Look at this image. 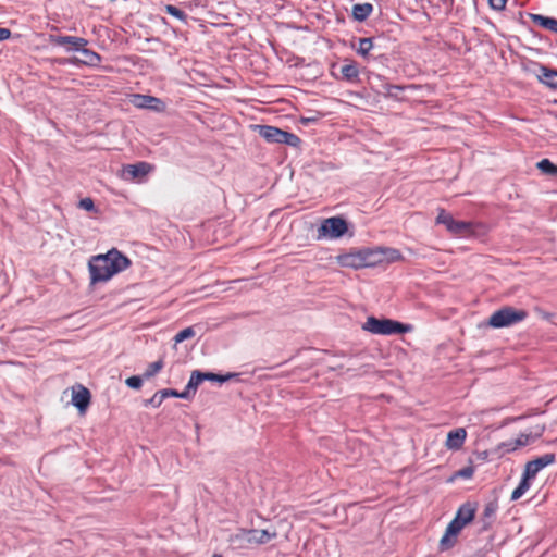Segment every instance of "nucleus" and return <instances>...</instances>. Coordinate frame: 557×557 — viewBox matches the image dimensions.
Listing matches in <instances>:
<instances>
[{
    "instance_id": "a878e982",
    "label": "nucleus",
    "mask_w": 557,
    "mask_h": 557,
    "mask_svg": "<svg viewBox=\"0 0 557 557\" xmlns=\"http://www.w3.org/2000/svg\"><path fill=\"white\" fill-rule=\"evenodd\" d=\"M163 367L164 362L162 359H159L158 361L150 363L144 373V377L150 379L154 376L159 371L162 370Z\"/></svg>"
},
{
    "instance_id": "cd10ccee",
    "label": "nucleus",
    "mask_w": 557,
    "mask_h": 557,
    "mask_svg": "<svg viewBox=\"0 0 557 557\" xmlns=\"http://www.w3.org/2000/svg\"><path fill=\"white\" fill-rule=\"evenodd\" d=\"M205 381V377H203V373L199 372V371H194L191 373V376L189 379V382L187 384V388L188 389H194L196 391V388L198 387V385Z\"/></svg>"
},
{
    "instance_id": "c756f323",
    "label": "nucleus",
    "mask_w": 557,
    "mask_h": 557,
    "mask_svg": "<svg viewBox=\"0 0 557 557\" xmlns=\"http://www.w3.org/2000/svg\"><path fill=\"white\" fill-rule=\"evenodd\" d=\"M530 18H531V21H532L535 25H537V26H540V27H542V28H544V29H546V28H547V26H548V22H549V20H550V17H548V16H544V15H541V14H530Z\"/></svg>"
},
{
    "instance_id": "a19ab883",
    "label": "nucleus",
    "mask_w": 557,
    "mask_h": 557,
    "mask_svg": "<svg viewBox=\"0 0 557 557\" xmlns=\"http://www.w3.org/2000/svg\"><path fill=\"white\" fill-rule=\"evenodd\" d=\"M11 36V30L9 28L0 27V41L9 39Z\"/></svg>"
},
{
    "instance_id": "412c9836",
    "label": "nucleus",
    "mask_w": 557,
    "mask_h": 557,
    "mask_svg": "<svg viewBox=\"0 0 557 557\" xmlns=\"http://www.w3.org/2000/svg\"><path fill=\"white\" fill-rule=\"evenodd\" d=\"M530 480H532V478H527L525 473L523 472L520 483L511 493V497H510L511 500H518L520 497H522L527 493V491L531 486Z\"/></svg>"
},
{
    "instance_id": "7ed1b4c3",
    "label": "nucleus",
    "mask_w": 557,
    "mask_h": 557,
    "mask_svg": "<svg viewBox=\"0 0 557 557\" xmlns=\"http://www.w3.org/2000/svg\"><path fill=\"white\" fill-rule=\"evenodd\" d=\"M435 223L444 225L451 236L458 238L474 236L475 228L479 225L474 222L455 220L453 215L443 208L437 210Z\"/></svg>"
},
{
    "instance_id": "aec40b11",
    "label": "nucleus",
    "mask_w": 557,
    "mask_h": 557,
    "mask_svg": "<svg viewBox=\"0 0 557 557\" xmlns=\"http://www.w3.org/2000/svg\"><path fill=\"white\" fill-rule=\"evenodd\" d=\"M160 100L152 96L134 95L132 103L137 108H154L153 103H158Z\"/></svg>"
},
{
    "instance_id": "393cba45",
    "label": "nucleus",
    "mask_w": 557,
    "mask_h": 557,
    "mask_svg": "<svg viewBox=\"0 0 557 557\" xmlns=\"http://www.w3.org/2000/svg\"><path fill=\"white\" fill-rule=\"evenodd\" d=\"M83 55L85 57V60H84V63L85 64H88V65H96L100 62L101 58L100 55L90 50V49H87L86 47H84L82 50H79Z\"/></svg>"
},
{
    "instance_id": "9d476101",
    "label": "nucleus",
    "mask_w": 557,
    "mask_h": 557,
    "mask_svg": "<svg viewBox=\"0 0 557 557\" xmlns=\"http://www.w3.org/2000/svg\"><path fill=\"white\" fill-rule=\"evenodd\" d=\"M50 44L59 47H64L67 51L71 50H82L84 47L88 45V40L83 37L76 36H58L50 35L49 36Z\"/></svg>"
},
{
    "instance_id": "423d86ee",
    "label": "nucleus",
    "mask_w": 557,
    "mask_h": 557,
    "mask_svg": "<svg viewBox=\"0 0 557 557\" xmlns=\"http://www.w3.org/2000/svg\"><path fill=\"white\" fill-rule=\"evenodd\" d=\"M255 128L268 143L286 144L292 147H297L300 144V138L296 134L283 131L278 127L271 125H256Z\"/></svg>"
},
{
    "instance_id": "4468645a",
    "label": "nucleus",
    "mask_w": 557,
    "mask_h": 557,
    "mask_svg": "<svg viewBox=\"0 0 557 557\" xmlns=\"http://www.w3.org/2000/svg\"><path fill=\"white\" fill-rule=\"evenodd\" d=\"M153 166L147 162H137L135 164H127L123 168V173L127 178H143L151 172Z\"/></svg>"
},
{
    "instance_id": "2f4dec72",
    "label": "nucleus",
    "mask_w": 557,
    "mask_h": 557,
    "mask_svg": "<svg viewBox=\"0 0 557 557\" xmlns=\"http://www.w3.org/2000/svg\"><path fill=\"white\" fill-rule=\"evenodd\" d=\"M497 504L494 503V502H490L488 504L485 505L484 507V510H483V517L485 519H491L495 516L496 511H497Z\"/></svg>"
},
{
    "instance_id": "58836bf2",
    "label": "nucleus",
    "mask_w": 557,
    "mask_h": 557,
    "mask_svg": "<svg viewBox=\"0 0 557 557\" xmlns=\"http://www.w3.org/2000/svg\"><path fill=\"white\" fill-rule=\"evenodd\" d=\"M546 29L557 34V20L554 17H550Z\"/></svg>"
},
{
    "instance_id": "f3484780",
    "label": "nucleus",
    "mask_w": 557,
    "mask_h": 557,
    "mask_svg": "<svg viewBox=\"0 0 557 557\" xmlns=\"http://www.w3.org/2000/svg\"><path fill=\"white\" fill-rule=\"evenodd\" d=\"M541 83L544 85L557 89V71L553 69H548L546 66H542L540 69V73L537 75Z\"/></svg>"
},
{
    "instance_id": "a211bd4d",
    "label": "nucleus",
    "mask_w": 557,
    "mask_h": 557,
    "mask_svg": "<svg viewBox=\"0 0 557 557\" xmlns=\"http://www.w3.org/2000/svg\"><path fill=\"white\" fill-rule=\"evenodd\" d=\"M533 441L532 436L527 433H521L517 438L503 444L505 451H513L519 447L527 446Z\"/></svg>"
},
{
    "instance_id": "f03ea898",
    "label": "nucleus",
    "mask_w": 557,
    "mask_h": 557,
    "mask_svg": "<svg viewBox=\"0 0 557 557\" xmlns=\"http://www.w3.org/2000/svg\"><path fill=\"white\" fill-rule=\"evenodd\" d=\"M363 268H373L404 260V256L396 248L374 247L361 248Z\"/></svg>"
},
{
    "instance_id": "bb28decb",
    "label": "nucleus",
    "mask_w": 557,
    "mask_h": 557,
    "mask_svg": "<svg viewBox=\"0 0 557 557\" xmlns=\"http://www.w3.org/2000/svg\"><path fill=\"white\" fill-rule=\"evenodd\" d=\"M474 474V468L472 466L465 467L462 469H459L456 471L453 476L449 479V481H454L456 479H471Z\"/></svg>"
},
{
    "instance_id": "c85d7f7f",
    "label": "nucleus",
    "mask_w": 557,
    "mask_h": 557,
    "mask_svg": "<svg viewBox=\"0 0 557 557\" xmlns=\"http://www.w3.org/2000/svg\"><path fill=\"white\" fill-rule=\"evenodd\" d=\"M195 334H196V333H195V330H194L191 326H189V327H186V329H184V330L180 331V332L175 335L174 341H175V343H176V344H177V343H182V342H184L185 339H188V338L194 337V336H195Z\"/></svg>"
},
{
    "instance_id": "0eeeda50",
    "label": "nucleus",
    "mask_w": 557,
    "mask_h": 557,
    "mask_svg": "<svg viewBox=\"0 0 557 557\" xmlns=\"http://www.w3.org/2000/svg\"><path fill=\"white\" fill-rule=\"evenodd\" d=\"M348 230L347 222L341 216H332L322 221L318 228V239L338 238Z\"/></svg>"
},
{
    "instance_id": "c9c22d12",
    "label": "nucleus",
    "mask_w": 557,
    "mask_h": 557,
    "mask_svg": "<svg viewBox=\"0 0 557 557\" xmlns=\"http://www.w3.org/2000/svg\"><path fill=\"white\" fill-rule=\"evenodd\" d=\"M163 400L164 398L161 391H158L149 400H147V404L158 408L163 403Z\"/></svg>"
},
{
    "instance_id": "b1692460",
    "label": "nucleus",
    "mask_w": 557,
    "mask_h": 557,
    "mask_svg": "<svg viewBox=\"0 0 557 557\" xmlns=\"http://www.w3.org/2000/svg\"><path fill=\"white\" fill-rule=\"evenodd\" d=\"M372 48H373L372 38H368V37L360 38L358 41L357 52H358V54L366 58L369 54V52L372 50Z\"/></svg>"
},
{
    "instance_id": "473e14b6",
    "label": "nucleus",
    "mask_w": 557,
    "mask_h": 557,
    "mask_svg": "<svg viewBox=\"0 0 557 557\" xmlns=\"http://www.w3.org/2000/svg\"><path fill=\"white\" fill-rule=\"evenodd\" d=\"M233 376H235V374L219 375V374H214V373H203L205 380L218 381L220 383L226 382L227 380H230Z\"/></svg>"
},
{
    "instance_id": "f8f14e48",
    "label": "nucleus",
    "mask_w": 557,
    "mask_h": 557,
    "mask_svg": "<svg viewBox=\"0 0 557 557\" xmlns=\"http://www.w3.org/2000/svg\"><path fill=\"white\" fill-rule=\"evenodd\" d=\"M336 261L341 267L350 269H362V252L361 249H351L348 252L338 255Z\"/></svg>"
},
{
    "instance_id": "2eb2a0df",
    "label": "nucleus",
    "mask_w": 557,
    "mask_h": 557,
    "mask_svg": "<svg viewBox=\"0 0 557 557\" xmlns=\"http://www.w3.org/2000/svg\"><path fill=\"white\" fill-rule=\"evenodd\" d=\"M467 432L463 428L455 429L447 434L446 447L451 450L460 449L466 441Z\"/></svg>"
},
{
    "instance_id": "20e7f679",
    "label": "nucleus",
    "mask_w": 557,
    "mask_h": 557,
    "mask_svg": "<svg viewBox=\"0 0 557 557\" xmlns=\"http://www.w3.org/2000/svg\"><path fill=\"white\" fill-rule=\"evenodd\" d=\"M411 324H404L392 319H377L368 317L362 325V330L379 335L404 334L412 331Z\"/></svg>"
},
{
    "instance_id": "ddd939ff",
    "label": "nucleus",
    "mask_w": 557,
    "mask_h": 557,
    "mask_svg": "<svg viewBox=\"0 0 557 557\" xmlns=\"http://www.w3.org/2000/svg\"><path fill=\"white\" fill-rule=\"evenodd\" d=\"M90 392L83 385H77L72 392V403L79 410L81 413H85L90 404Z\"/></svg>"
},
{
    "instance_id": "7c9ffc66",
    "label": "nucleus",
    "mask_w": 557,
    "mask_h": 557,
    "mask_svg": "<svg viewBox=\"0 0 557 557\" xmlns=\"http://www.w3.org/2000/svg\"><path fill=\"white\" fill-rule=\"evenodd\" d=\"M165 12L181 21L186 20V14L182 10L176 8L175 5H172V4L165 5Z\"/></svg>"
},
{
    "instance_id": "37998d69",
    "label": "nucleus",
    "mask_w": 557,
    "mask_h": 557,
    "mask_svg": "<svg viewBox=\"0 0 557 557\" xmlns=\"http://www.w3.org/2000/svg\"><path fill=\"white\" fill-rule=\"evenodd\" d=\"M189 391H190V389H188V388L186 387V389H185L184 392L178 393L177 398H187V397H188V395H189Z\"/></svg>"
},
{
    "instance_id": "9b49d317",
    "label": "nucleus",
    "mask_w": 557,
    "mask_h": 557,
    "mask_svg": "<svg viewBox=\"0 0 557 557\" xmlns=\"http://www.w3.org/2000/svg\"><path fill=\"white\" fill-rule=\"evenodd\" d=\"M556 461L555 454H545L525 463L524 473L527 478L534 479L536 474L547 466L553 465Z\"/></svg>"
},
{
    "instance_id": "c03bdc74",
    "label": "nucleus",
    "mask_w": 557,
    "mask_h": 557,
    "mask_svg": "<svg viewBox=\"0 0 557 557\" xmlns=\"http://www.w3.org/2000/svg\"><path fill=\"white\" fill-rule=\"evenodd\" d=\"M212 557H222L221 555L214 554Z\"/></svg>"
},
{
    "instance_id": "6ab92c4d",
    "label": "nucleus",
    "mask_w": 557,
    "mask_h": 557,
    "mask_svg": "<svg viewBox=\"0 0 557 557\" xmlns=\"http://www.w3.org/2000/svg\"><path fill=\"white\" fill-rule=\"evenodd\" d=\"M372 11L373 7L370 3H358L352 7V15L359 22L367 20Z\"/></svg>"
},
{
    "instance_id": "6e6552de",
    "label": "nucleus",
    "mask_w": 557,
    "mask_h": 557,
    "mask_svg": "<svg viewBox=\"0 0 557 557\" xmlns=\"http://www.w3.org/2000/svg\"><path fill=\"white\" fill-rule=\"evenodd\" d=\"M476 504L467 502L462 504L455 516L449 522V532L455 533L461 531L467 524H469L475 517Z\"/></svg>"
},
{
    "instance_id": "39448f33",
    "label": "nucleus",
    "mask_w": 557,
    "mask_h": 557,
    "mask_svg": "<svg viewBox=\"0 0 557 557\" xmlns=\"http://www.w3.org/2000/svg\"><path fill=\"white\" fill-rule=\"evenodd\" d=\"M527 317L525 310L505 306L490 315L487 325L494 329L508 327L524 321Z\"/></svg>"
},
{
    "instance_id": "4be33fe9",
    "label": "nucleus",
    "mask_w": 557,
    "mask_h": 557,
    "mask_svg": "<svg viewBox=\"0 0 557 557\" xmlns=\"http://www.w3.org/2000/svg\"><path fill=\"white\" fill-rule=\"evenodd\" d=\"M459 533H460V531H456L455 533L449 532V524H448L444 535L442 536V539L440 541L441 549L446 550V549L451 548L455 545Z\"/></svg>"
},
{
    "instance_id": "72a5a7b5",
    "label": "nucleus",
    "mask_w": 557,
    "mask_h": 557,
    "mask_svg": "<svg viewBox=\"0 0 557 557\" xmlns=\"http://www.w3.org/2000/svg\"><path fill=\"white\" fill-rule=\"evenodd\" d=\"M125 383L131 388L139 389L143 385V380L140 376L134 375V376L127 377Z\"/></svg>"
},
{
    "instance_id": "79ce46f5",
    "label": "nucleus",
    "mask_w": 557,
    "mask_h": 557,
    "mask_svg": "<svg viewBox=\"0 0 557 557\" xmlns=\"http://www.w3.org/2000/svg\"><path fill=\"white\" fill-rule=\"evenodd\" d=\"M384 88L387 94H391L393 90H403L401 86L392 84H385Z\"/></svg>"
},
{
    "instance_id": "5701e85b",
    "label": "nucleus",
    "mask_w": 557,
    "mask_h": 557,
    "mask_svg": "<svg viewBox=\"0 0 557 557\" xmlns=\"http://www.w3.org/2000/svg\"><path fill=\"white\" fill-rule=\"evenodd\" d=\"M536 168L545 175L557 177V165L549 159H542L537 162Z\"/></svg>"
},
{
    "instance_id": "ea45409f",
    "label": "nucleus",
    "mask_w": 557,
    "mask_h": 557,
    "mask_svg": "<svg viewBox=\"0 0 557 557\" xmlns=\"http://www.w3.org/2000/svg\"><path fill=\"white\" fill-rule=\"evenodd\" d=\"M546 29L557 34V20L554 17H550Z\"/></svg>"
},
{
    "instance_id": "1a4fd4ad",
    "label": "nucleus",
    "mask_w": 557,
    "mask_h": 557,
    "mask_svg": "<svg viewBox=\"0 0 557 557\" xmlns=\"http://www.w3.org/2000/svg\"><path fill=\"white\" fill-rule=\"evenodd\" d=\"M277 533L275 531L270 532L268 530H258V529H250V530H242L240 536L243 540L250 545H262L267 544L273 539H275Z\"/></svg>"
},
{
    "instance_id": "e433bc0d",
    "label": "nucleus",
    "mask_w": 557,
    "mask_h": 557,
    "mask_svg": "<svg viewBox=\"0 0 557 557\" xmlns=\"http://www.w3.org/2000/svg\"><path fill=\"white\" fill-rule=\"evenodd\" d=\"M508 0H488V4L493 10L502 11L505 9Z\"/></svg>"
},
{
    "instance_id": "f704fd0d",
    "label": "nucleus",
    "mask_w": 557,
    "mask_h": 557,
    "mask_svg": "<svg viewBox=\"0 0 557 557\" xmlns=\"http://www.w3.org/2000/svg\"><path fill=\"white\" fill-rule=\"evenodd\" d=\"M78 207L81 209H84L86 211H94L95 210V203L94 200L89 197L84 198L79 201Z\"/></svg>"
},
{
    "instance_id": "dca6fc26",
    "label": "nucleus",
    "mask_w": 557,
    "mask_h": 557,
    "mask_svg": "<svg viewBox=\"0 0 557 557\" xmlns=\"http://www.w3.org/2000/svg\"><path fill=\"white\" fill-rule=\"evenodd\" d=\"M343 79L349 83H356L359 81V67L355 61H349L341 67Z\"/></svg>"
},
{
    "instance_id": "4c0bfd02",
    "label": "nucleus",
    "mask_w": 557,
    "mask_h": 557,
    "mask_svg": "<svg viewBox=\"0 0 557 557\" xmlns=\"http://www.w3.org/2000/svg\"><path fill=\"white\" fill-rule=\"evenodd\" d=\"M161 393H162L164 399L168 397H177L178 396V392L176 389H172V388L161 389Z\"/></svg>"
},
{
    "instance_id": "f257e3e1",
    "label": "nucleus",
    "mask_w": 557,
    "mask_h": 557,
    "mask_svg": "<svg viewBox=\"0 0 557 557\" xmlns=\"http://www.w3.org/2000/svg\"><path fill=\"white\" fill-rule=\"evenodd\" d=\"M131 265L127 257L113 248L107 253L90 258L88 269L91 284L108 282L115 274L126 270Z\"/></svg>"
}]
</instances>
